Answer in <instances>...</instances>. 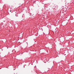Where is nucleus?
Segmentation results:
<instances>
[{"label":"nucleus","instance_id":"obj_1","mask_svg":"<svg viewBox=\"0 0 74 74\" xmlns=\"http://www.w3.org/2000/svg\"><path fill=\"white\" fill-rule=\"evenodd\" d=\"M11 11L10 10V12H11Z\"/></svg>","mask_w":74,"mask_h":74}]
</instances>
